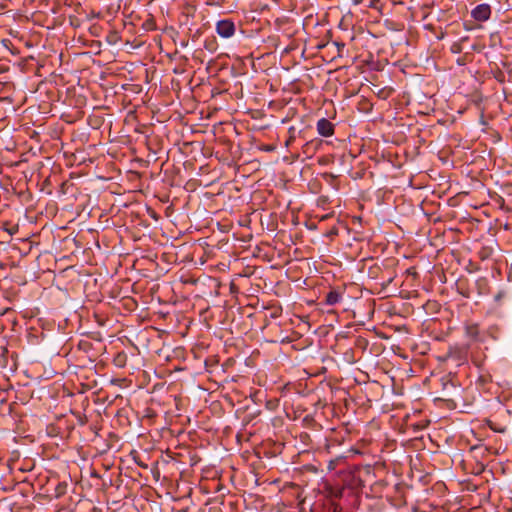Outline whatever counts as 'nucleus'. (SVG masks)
<instances>
[{
	"label": "nucleus",
	"mask_w": 512,
	"mask_h": 512,
	"mask_svg": "<svg viewBox=\"0 0 512 512\" xmlns=\"http://www.w3.org/2000/svg\"><path fill=\"white\" fill-rule=\"evenodd\" d=\"M216 32L222 38H230L235 34V24L229 19L219 20L216 23Z\"/></svg>",
	"instance_id": "obj_1"
},
{
	"label": "nucleus",
	"mask_w": 512,
	"mask_h": 512,
	"mask_svg": "<svg viewBox=\"0 0 512 512\" xmlns=\"http://www.w3.org/2000/svg\"><path fill=\"white\" fill-rule=\"evenodd\" d=\"M491 6L486 3H482L477 5L474 9L471 11V17L478 22H485L489 20L491 17Z\"/></svg>",
	"instance_id": "obj_2"
},
{
	"label": "nucleus",
	"mask_w": 512,
	"mask_h": 512,
	"mask_svg": "<svg viewBox=\"0 0 512 512\" xmlns=\"http://www.w3.org/2000/svg\"><path fill=\"white\" fill-rule=\"evenodd\" d=\"M317 132L323 137H330L334 133L333 124L326 118H321L317 121Z\"/></svg>",
	"instance_id": "obj_3"
},
{
	"label": "nucleus",
	"mask_w": 512,
	"mask_h": 512,
	"mask_svg": "<svg viewBox=\"0 0 512 512\" xmlns=\"http://www.w3.org/2000/svg\"><path fill=\"white\" fill-rule=\"evenodd\" d=\"M342 299V296L339 292L332 290L326 296V304L335 305L339 303Z\"/></svg>",
	"instance_id": "obj_4"
},
{
	"label": "nucleus",
	"mask_w": 512,
	"mask_h": 512,
	"mask_svg": "<svg viewBox=\"0 0 512 512\" xmlns=\"http://www.w3.org/2000/svg\"><path fill=\"white\" fill-rule=\"evenodd\" d=\"M334 45L337 46L338 52H340L345 46L343 43H338V42H335Z\"/></svg>",
	"instance_id": "obj_5"
}]
</instances>
